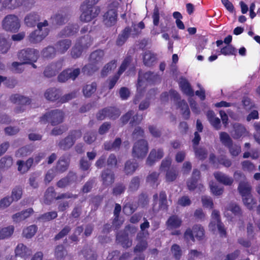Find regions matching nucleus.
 I'll return each mask as SVG.
<instances>
[{"instance_id": "nucleus-1", "label": "nucleus", "mask_w": 260, "mask_h": 260, "mask_svg": "<svg viewBox=\"0 0 260 260\" xmlns=\"http://www.w3.org/2000/svg\"><path fill=\"white\" fill-rule=\"evenodd\" d=\"M159 76L157 73L150 71H148L146 73H143L142 72L140 71L139 72L137 83L138 91L140 93H141L143 91L145 86V81H146L149 83H154L159 81ZM141 98V94L136 95V98L134 100V103L137 104Z\"/></svg>"}, {"instance_id": "nucleus-2", "label": "nucleus", "mask_w": 260, "mask_h": 260, "mask_svg": "<svg viewBox=\"0 0 260 260\" xmlns=\"http://www.w3.org/2000/svg\"><path fill=\"white\" fill-rule=\"evenodd\" d=\"M64 113L60 109H54L49 111L40 117V122L44 123L49 122L52 125L55 126L63 122Z\"/></svg>"}, {"instance_id": "nucleus-3", "label": "nucleus", "mask_w": 260, "mask_h": 260, "mask_svg": "<svg viewBox=\"0 0 260 260\" xmlns=\"http://www.w3.org/2000/svg\"><path fill=\"white\" fill-rule=\"evenodd\" d=\"M82 136L80 130H75L70 132L64 139H61L57 144L59 148L63 150L70 149L75 144L76 141Z\"/></svg>"}, {"instance_id": "nucleus-4", "label": "nucleus", "mask_w": 260, "mask_h": 260, "mask_svg": "<svg viewBox=\"0 0 260 260\" xmlns=\"http://www.w3.org/2000/svg\"><path fill=\"white\" fill-rule=\"evenodd\" d=\"M118 5L117 1L113 2L109 5L108 11L103 15V22L107 26L111 27L116 24L117 19V9Z\"/></svg>"}, {"instance_id": "nucleus-5", "label": "nucleus", "mask_w": 260, "mask_h": 260, "mask_svg": "<svg viewBox=\"0 0 260 260\" xmlns=\"http://www.w3.org/2000/svg\"><path fill=\"white\" fill-rule=\"evenodd\" d=\"M18 58L23 63H31L37 61L39 52L34 48H27L20 50L17 54Z\"/></svg>"}, {"instance_id": "nucleus-6", "label": "nucleus", "mask_w": 260, "mask_h": 260, "mask_svg": "<svg viewBox=\"0 0 260 260\" xmlns=\"http://www.w3.org/2000/svg\"><path fill=\"white\" fill-rule=\"evenodd\" d=\"M149 149L148 142L144 139L136 141L132 148V156L135 158L143 159L146 156Z\"/></svg>"}, {"instance_id": "nucleus-7", "label": "nucleus", "mask_w": 260, "mask_h": 260, "mask_svg": "<svg viewBox=\"0 0 260 260\" xmlns=\"http://www.w3.org/2000/svg\"><path fill=\"white\" fill-rule=\"evenodd\" d=\"M3 28L7 31L16 32L20 28V20L18 17L9 14L4 17L2 22Z\"/></svg>"}, {"instance_id": "nucleus-8", "label": "nucleus", "mask_w": 260, "mask_h": 260, "mask_svg": "<svg viewBox=\"0 0 260 260\" xmlns=\"http://www.w3.org/2000/svg\"><path fill=\"white\" fill-rule=\"evenodd\" d=\"M80 10L81 14L80 19L83 22H90L96 17L100 12L99 7H91L82 4L80 7Z\"/></svg>"}, {"instance_id": "nucleus-9", "label": "nucleus", "mask_w": 260, "mask_h": 260, "mask_svg": "<svg viewBox=\"0 0 260 260\" xmlns=\"http://www.w3.org/2000/svg\"><path fill=\"white\" fill-rule=\"evenodd\" d=\"M158 194L155 193L153 196L154 211H157L159 209L167 210L168 202L167 194L165 191H161L159 194V200H158Z\"/></svg>"}, {"instance_id": "nucleus-10", "label": "nucleus", "mask_w": 260, "mask_h": 260, "mask_svg": "<svg viewBox=\"0 0 260 260\" xmlns=\"http://www.w3.org/2000/svg\"><path fill=\"white\" fill-rule=\"evenodd\" d=\"M62 67V62L58 61L54 63H52L47 66L44 71L45 76L48 78H51L55 76Z\"/></svg>"}, {"instance_id": "nucleus-11", "label": "nucleus", "mask_w": 260, "mask_h": 260, "mask_svg": "<svg viewBox=\"0 0 260 260\" xmlns=\"http://www.w3.org/2000/svg\"><path fill=\"white\" fill-rule=\"evenodd\" d=\"M145 230L141 229V232L138 234L137 239L139 242L134 249L135 252L143 251L147 247V244L144 239L147 234Z\"/></svg>"}, {"instance_id": "nucleus-12", "label": "nucleus", "mask_w": 260, "mask_h": 260, "mask_svg": "<svg viewBox=\"0 0 260 260\" xmlns=\"http://www.w3.org/2000/svg\"><path fill=\"white\" fill-rule=\"evenodd\" d=\"M204 235V229H187L184 234L185 238L194 240V238L201 239Z\"/></svg>"}, {"instance_id": "nucleus-13", "label": "nucleus", "mask_w": 260, "mask_h": 260, "mask_svg": "<svg viewBox=\"0 0 260 260\" xmlns=\"http://www.w3.org/2000/svg\"><path fill=\"white\" fill-rule=\"evenodd\" d=\"M164 155V153L162 149H152L147 158L146 164L148 166H152L155 161L160 159Z\"/></svg>"}, {"instance_id": "nucleus-14", "label": "nucleus", "mask_w": 260, "mask_h": 260, "mask_svg": "<svg viewBox=\"0 0 260 260\" xmlns=\"http://www.w3.org/2000/svg\"><path fill=\"white\" fill-rule=\"evenodd\" d=\"M49 33V29L45 28L43 32L38 29L32 31L29 36V41L33 43H37L43 40Z\"/></svg>"}, {"instance_id": "nucleus-15", "label": "nucleus", "mask_w": 260, "mask_h": 260, "mask_svg": "<svg viewBox=\"0 0 260 260\" xmlns=\"http://www.w3.org/2000/svg\"><path fill=\"white\" fill-rule=\"evenodd\" d=\"M101 176L103 184L105 186H109L114 182V173L110 169L103 171Z\"/></svg>"}, {"instance_id": "nucleus-16", "label": "nucleus", "mask_w": 260, "mask_h": 260, "mask_svg": "<svg viewBox=\"0 0 260 260\" xmlns=\"http://www.w3.org/2000/svg\"><path fill=\"white\" fill-rule=\"evenodd\" d=\"M79 29V26L77 24H69L59 34L60 37H70L76 34Z\"/></svg>"}, {"instance_id": "nucleus-17", "label": "nucleus", "mask_w": 260, "mask_h": 260, "mask_svg": "<svg viewBox=\"0 0 260 260\" xmlns=\"http://www.w3.org/2000/svg\"><path fill=\"white\" fill-rule=\"evenodd\" d=\"M214 176L217 181L225 185H231L233 183V179L221 172H216Z\"/></svg>"}, {"instance_id": "nucleus-18", "label": "nucleus", "mask_w": 260, "mask_h": 260, "mask_svg": "<svg viewBox=\"0 0 260 260\" xmlns=\"http://www.w3.org/2000/svg\"><path fill=\"white\" fill-rule=\"evenodd\" d=\"M71 45L72 42L70 40H61L56 43L55 48L57 52L60 54H63L69 49Z\"/></svg>"}, {"instance_id": "nucleus-19", "label": "nucleus", "mask_w": 260, "mask_h": 260, "mask_svg": "<svg viewBox=\"0 0 260 260\" xmlns=\"http://www.w3.org/2000/svg\"><path fill=\"white\" fill-rule=\"evenodd\" d=\"M209 226L211 228H224V225L221 221L219 212L218 210H213Z\"/></svg>"}, {"instance_id": "nucleus-20", "label": "nucleus", "mask_w": 260, "mask_h": 260, "mask_svg": "<svg viewBox=\"0 0 260 260\" xmlns=\"http://www.w3.org/2000/svg\"><path fill=\"white\" fill-rule=\"evenodd\" d=\"M15 255L25 258L31 254V250L22 243L18 244L15 249Z\"/></svg>"}, {"instance_id": "nucleus-21", "label": "nucleus", "mask_w": 260, "mask_h": 260, "mask_svg": "<svg viewBox=\"0 0 260 260\" xmlns=\"http://www.w3.org/2000/svg\"><path fill=\"white\" fill-rule=\"evenodd\" d=\"M131 30L129 27H126L118 35L115 42L117 46H121L126 42L129 36Z\"/></svg>"}, {"instance_id": "nucleus-22", "label": "nucleus", "mask_w": 260, "mask_h": 260, "mask_svg": "<svg viewBox=\"0 0 260 260\" xmlns=\"http://www.w3.org/2000/svg\"><path fill=\"white\" fill-rule=\"evenodd\" d=\"M51 22L54 25H61L67 21L66 14L62 12H57L50 18Z\"/></svg>"}, {"instance_id": "nucleus-23", "label": "nucleus", "mask_w": 260, "mask_h": 260, "mask_svg": "<svg viewBox=\"0 0 260 260\" xmlns=\"http://www.w3.org/2000/svg\"><path fill=\"white\" fill-rule=\"evenodd\" d=\"M105 55L104 50L99 49L92 52L89 57V61L91 63L99 64L102 62Z\"/></svg>"}, {"instance_id": "nucleus-24", "label": "nucleus", "mask_w": 260, "mask_h": 260, "mask_svg": "<svg viewBox=\"0 0 260 260\" xmlns=\"http://www.w3.org/2000/svg\"><path fill=\"white\" fill-rule=\"evenodd\" d=\"M207 117L210 123L216 130L221 128L220 120L215 116L213 111H208L207 113Z\"/></svg>"}, {"instance_id": "nucleus-25", "label": "nucleus", "mask_w": 260, "mask_h": 260, "mask_svg": "<svg viewBox=\"0 0 260 260\" xmlns=\"http://www.w3.org/2000/svg\"><path fill=\"white\" fill-rule=\"evenodd\" d=\"M156 60V55L150 51H146L143 55V61L145 66L151 67Z\"/></svg>"}, {"instance_id": "nucleus-26", "label": "nucleus", "mask_w": 260, "mask_h": 260, "mask_svg": "<svg viewBox=\"0 0 260 260\" xmlns=\"http://www.w3.org/2000/svg\"><path fill=\"white\" fill-rule=\"evenodd\" d=\"M97 89V83L95 82H92L89 84H86L83 87L82 92L83 95L86 98H90L94 93Z\"/></svg>"}, {"instance_id": "nucleus-27", "label": "nucleus", "mask_w": 260, "mask_h": 260, "mask_svg": "<svg viewBox=\"0 0 260 260\" xmlns=\"http://www.w3.org/2000/svg\"><path fill=\"white\" fill-rule=\"evenodd\" d=\"M234 131L232 136L234 139H237L242 136L246 135L247 131L245 127L239 123H235L233 125Z\"/></svg>"}, {"instance_id": "nucleus-28", "label": "nucleus", "mask_w": 260, "mask_h": 260, "mask_svg": "<svg viewBox=\"0 0 260 260\" xmlns=\"http://www.w3.org/2000/svg\"><path fill=\"white\" fill-rule=\"evenodd\" d=\"M179 86L185 94L189 96L193 95V91L186 79L183 78H181L179 82Z\"/></svg>"}, {"instance_id": "nucleus-29", "label": "nucleus", "mask_w": 260, "mask_h": 260, "mask_svg": "<svg viewBox=\"0 0 260 260\" xmlns=\"http://www.w3.org/2000/svg\"><path fill=\"white\" fill-rule=\"evenodd\" d=\"M69 166V161L63 157H60L57 161L56 168L57 172L62 173L67 170Z\"/></svg>"}, {"instance_id": "nucleus-30", "label": "nucleus", "mask_w": 260, "mask_h": 260, "mask_svg": "<svg viewBox=\"0 0 260 260\" xmlns=\"http://www.w3.org/2000/svg\"><path fill=\"white\" fill-rule=\"evenodd\" d=\"M238 189L242 197L251 195L250 193L251 186L247 182L242 181L240 182Z\"/></svg>"}, {"instance_id": "nucleus-31", "label": "nucleus", "mask_w": 260, "mask_h": 260, "mask_svg": "<svg viewBox=\"0 0 260 260\" xmlns=\"http://www.w3.org/2000/svg\"><path fill=\"white\" fill-rule=\"evenodd\" d=\"M11 47V44L8 42L7 36L0 34V53L6 54Z\"/></svg>"}, {"instance_id": "nucleus-32", "label": "nucleus", "mask_w": 260, "mask_h": 260, "mask_svg": "<svg viewBox=\"0 0 260 260\" xmlns=\"http://www.w3.org/2000/svg\"><path fill=\"white\" fill-rule=\"evenodd\" d=\"M60 94L59 90L56 88H50L46 90L44 95L48 100L54 101L59 99Z\"/></svg>"}, {"instance_id": "nucleus-33", "label": "nucleus", "mask_w": 260, "mask_h": 260, "mask_svg": "<svg viewBox=\"0 0 260 260\" xmlns=\"http://www.w3.org/2000/svg\"><path fill=\"white\" fill-rule=\"evenodd\" d=\"M10 99L12 103L20 105H27L30 103L29 98L17 94L11 95Z\"/></svg>"}, {"instance_id": "nucleus-34", "label": "nucleus", "mask_w": 260, "mask_h": 260, "mask_svg": "<svg viewBox=\"0 0 260 260\" xmlns=\"http://www.w3.org/2000/svg\"><path fill=\"white\" fill-rule=\"evenodd\" d=\"M181 219L176 215L171 216L166 222V224L170 228H179L182 224Z\"/></svg>"}, {"instance_id": "nucleus-35", "label": "nucleus", "mask_w": 260, "mask_h": 260, "mask_svg": "<svg viewBox=\"0 0 260 260\" xmlns=\"http://www.w3.org/2000/svg\"><path fill=\"white\" fill-rule=\"evenodd\" d=\"M117 240L120 243L123 247H129L132 245V241L129 240L127 235L125 232L118 233L117 235Z\"/></svg>"}, {"instance_id": "nucleus-36", "label": "nucleus", "mask_w": 260, "mask_h": 260, "mask_svg": "<svg viewBox=\"0 0 260 260\" xmlns=\"http://www.w3.org/2000/svg\"><path fill=\"white\" fill-rule=\"evenodd\" d=\"M21 0H4L3 1V7L4 9H7L14 10L21 6Z\"/></svg>"}, {"instance_id": "nucleus-37", "label": "nucleus", "mask_w": 260, "mask_h": 260, "mask_svg": "<svg viewBox=\"0 0 260 260\" xmlns=\"http://www.w3.org/2000/svg\"><path fill=\"white\" fill-rule=\"evenodd\" d=\"M39 20V16L35 13H31L26 16L24 21L26 24L29 27L35 26Z\"/></svg>"}, {"instance_id": "nucleus-38", "label": "nucleus", "mask_w": 260, "mask_h": 260, "mask_svg": "<svg viewBox=\"0 0 260 260\" xmlns=\"http://www.w3.org/2000/svg\"><path fill=\"white\" fill-rule=\"evenodd\" d=\"M138 167V165L135 161L128 160L125 164L124 172L126 175H132Z\"/></svg>"}, {"instance_id": "nucleus-39", "label": "nucleus", "mask_w": 260, "mask_h": 260, "mask_svg": "<svg viewBox=\"0 0 260 260\" xmlns=\"http://www.w3.org/2000/svg\"><path fill=\"white\" fill-rule=\"evenodd\" d=\"M141 183V178L138 176L133 177L128 184V191H136L139 188Z\"/></svg>"}, {"instance_id": "nucleus-40", "label": "nucleus", "mask_w": 260, "mask_h": 260, "mask_svg": "<svg viewBox=\"0 0 260 260\" xmlns=\"http://www.w3.org/2000/svg\"><path fill=\"white\" fill-rule=\"evenodd\" d=\"M99 69L98 64L90 62L82 68V72L88 75H91Z\"/></svg>"}, {"instance_id": "nucleus-41", "label": "nucleus", "mask_w": 260, "mask_h": 260, "mask_svg": "<svg viewBox=\"0 0 260 260\" xmlns=\"http://www.w3.org/2000/svg\"><path fill=\"white\" fill-rule=\"evenodd\" d=\"M116 68V60H112L106 64L101 71V75L103 77H105L109 73Z\"/></svg>"}, {"instance_id": "nucleus-42", "label": "nucleus", "mask_w": 260, "mask_h": 260, "mask_svg": "<svg viewBox=\"0 0 260 260\" xmlns=\"http://www.w3.org/2000/svg\"><path fill=\"white\" fill-rule=\"evenodd\" d=\"M56 48L53 46H49L44 48L41 53L43 57L46 58H52L55 57L56 52Z\"/></svg>"}, {"instance_id": "nucleus-43", "label": "nucleus", "mask_w": 260, "mask_h": 260, "mask_svg": "<svg viewBox=\"0 0 260 260\" xmlns=\"http://www.w3.org/2000/svg\"><path fill=\"white\" fill-rule=\"evenodd\" d=\"M67 255V251L62 245H58L54 250V256L57 260L62 259Z\"/></svg>"}, {"instance_id": "nucleus-44", "label": "nucleus", "mask_w": 260, "mask_h": 260, "mask_svg": "<svg viewBox=\"0 0 260 260\" xmlns=\"http://www.w3.org/2000/svg\"><path fill=\"white\" fill-rule=\"evenodd\" d=\"M121 210V207L118 204H116L114 210V218L113 221V225L115 226H120L122 223L121 221L119 220V215Z\"/></svg>"}, {"instance_id": "nucleus-45", "label": "nucleus", "mask_w": 260, "mask_h": 260, "mask_svg": "<svg viewBox=\"0 0 260 260\" xmlns=\"http://www.w3.org/2000/svg\"><path fill=\"white\" fill-rule=\"evenodd\" d=\"M82 48L86 49L90 46L92 43V39L91 36L87 34L82 37L77 42Z\"/></svg>"}, {"instance_id": "nucleus-46", "label": "nucleus", "mask_w": 260, "mask_h": 260, "mask_svg": "<svg viewBox=\"0 0 260 260\" xmlns=\"http://www.w3.org/2000/svg\"><path fill=\"white\" fill-rule=\"evenodd\" d=\"M126 189V186L123 183H116L112 189V194L114 196H118L123 194Z\"/></svg>"}, {"instance_id": "nucleus-47", "label": "nucleus", "mask_w": 260, "mask_h": 260, "mask_svg": "<svg viewBox=\"0 0 260 260\" xmlns=\"http://www.w3.org/2000/svg\"><path fill=\"white\" fill-rule=\"evenodd\" d=\"M55 192L53 187H49L46 190L45 193V203L49 204L51 201L55 199Z\"/></svg>"}, {"instance_id": "nucleus-48", "label": "nucleus", "mask_w": 260, "mask_h": 260, "mask_svg": "<svg viewBox=\"0 0 260 260\" xmlns=\"http://www.w3.org/2000/svg\"><path fill=\"white\" fill-rule=\"evenodd\" d=\"M12 164L13 159L11 157H3L0 159V169H8Z\"/></svg>"}, {"instance_id": "nucleus-49", "label": "nucleus", "mask_w": 260, "mask_h": 260, "mask_svg": "<svg viewBox=\"0 0 260 260\" xmlns=\"http://www.w3.org/2000/svg\"><path fill=\"white\" fill-rule=\"evenodd\" d=\"M178 105L182 111L184 118L185 119L188 118L190 115V111L187 103L185 101L182 100L179 102Z\"/></svg>"}, {"instance_id": "nucleus-50", "label": "nucleus", "mask_w": 260, "mask_h": 260, "mask_svg": "<svg viewBox=\"0 0 260 260\" xmlns=\"http://www.w3.org/2000/svg\"><path fill=\"white\" fill-rule=\"evenodd\" d=\"M22 192V189L21 187L16 186L13 189L10 197L13 199V201H18L21 198Z\"/></svg>"}, {"instance_id": "nucleus-51", "label": "nucleus", "mask_w": 260, "mask_h": 260, "mask_svg": "<svg viewBox=\"0 0 260 260\" xmlns=\"http://www.w3.org/2000/svg\"><path fill=\"white\" fill-rule=\"evenodd\" d=\"M57 216L56 211H51L45 213L39 217V219L42 221H48L55 218Z\"/></svg>"}, {"instance_id": "nucleus-52", "label": "nucleus", "mask_w": 260, "mask_h": 260, "mask_svg": "<svg viewBox=\"0 0 260 260\" xmlns=\"http://www.w3.org/2000/svg\"><path fill=\"white\" fill-rule=\"evenodd\" d=\"M137 208L136 204L127 203L123 207V212L126 215H130L134 213Z\"/></svg>"}, {"instance_id": "nucleus-53", "label": "nucleus", "mask_w": 260, "mask_h": 260, "mask_svg": "<svg viewBox=\"0 0 260 260\" xmlns=\"http://www.w3.org/2000/svg\"><path fill=\"white\" fill-rule=\"evenodd\" d=\"M106 110L107 116L112 119H115L120 115V112L118 109L113 107L105 108Z\"/></svg>"}, {"instance_id": "nucleus-54", "label": "nucleus", "mask_w": 260, "mask_h": 260, "mask_svg": "<svg viewBox=\"0 0 260 260\" xmlns=\"http://www.w3.org/2000/svg\"><path fill=\"white\" fill-rule=\"evenodd\" d=\"M83 49L84 48H82L80 44L77 42L75 45L72 49L71 54L72 57L74 58L79 57L81 56Z\"/></svg>"}, {"instance_id": "nucleus-55", "label": "nucleus", "mask_w": 260, "mask_h": 260, "mask_svg": "<svg viewBox=\"0 0 260 260\" xmlns=\"http://www.w3.org/2000/svg\"><path fill=\"white\" fill-rule=\"evenodd\" d=\"M220 140L221 143L227 147L233 143L232 140L230 136L225 132L220 133Z\"/></svg>"}, {"instance_id": "nucleus-56", "label": "nucleus", "mask_w": 260, "mask_h": 260, "mask_svg": "<svg viewBox=\"0 0 260 260\" xmlns=\"http://www.w3.org/2000/svg\"><path fill=\"white\" fill-rule=\"evenodd\" d=\"M236 52V49L230 45H226L220 50V53L224 55H235Z\"/></svg>"}, {"instance_id": "nucleus-57", "label": "nucleus", "mask_w": 260, "mask_h": 260, "mask_svg": "<svg viewBox=\"0 0 260 260\" xmlns=\"http://www.w3.org/2000/svg\"><path fill=\"white\" fill-rule=\"evenodd\" d=\"M132 60V58L131 56H128L125 57V58L123 60V62H122L119 68V69L118 71L117 74L119 75H121L122 73H123L125 71L128 66L131 62Z\"/></svg>"}, {"instance_id": "nucleus-58", "label": "nucleus", "mask_w": 260, "mask_h": 260, "mask_svg": "<svg viewBox=\"0 0 260 260\" xmlns=\"http://www.w3.org/2000/svg\"><path fill=\"white\" fill-rule=\"evenodd\" d=\"M230 154L232 156H236L238 155L241 151V146L236 144L232 143L228 147Z\"/></svg>"}, {"instance_id": "nucleus-59", "label": "nucleus", "mask_w": 260, "mask_h": 260, "mask_svg": "<svg viewBox=\"0 0 260 260\" xmlns=\"http://www.w3.org/2000/svg\"><path fill=\"white\" fill-rule=\"evenodd\" d=\"M178 176V172L173 169H171L167 171L166 179L167 182L174 181Z\"/></svg>"}, {"instance_id": "nucleus-60", "label": "nucleus", "mask_w": 260, "mask_h": 260, "mask_svg": "<svg viewBox=\"0 0 260 260\" xmlns=\"http://www.w3.org/2000/svg\"><path fill=\"white\" fill-rule=\"evenodd\" d=\"M13 200L9 196H6L0 200V209H5L9 207L13 203Z\"/></svg>"}, {"instance_id": "nucleus-61", "label": "nucleus", "mask_w": 260, "mask_h": 260, "mask_svg": "<svg viewBox=\"0 0 260 260\" xmlns=\"http://www.w3.org/2000/svg\"><path fill=\"white\" fill-rule=\"evenodd\" d=\"M96 138V134L93 132H88L86 133L83 137L84 141L89 144L93 143Z\"/></svg>"}, {"instance_id": "nucleus-62", "label": "nucleus", "mask_w": 260, "mask_h": 260, "mask_svg": "<svg viewBox=\"0 0 260 260\" xmlns=\"http://www.w3.org/2000/svg\"><path fill=\"white\" fill-rule=\"evenodd\" d=\"M23 64H25V63H23L22 61L21 62L14 61L11 64V70L16 73H21L24 70L22 67Z\"/></svg>"}, {"instance_id": "nucleus-63", "label": "nucleus", "mask_w": 260, "mask_h": 260, "mask_svg": "<svg viewBox=\"0 0 260 260\" xmlns=\"http://www.w3.org/2000/svg\"><path fill=\"white\" fill-rule=\"evenodd\" d=\"M148 203L149 200L146 194L142 193L139 196L138 204L139 206L144 208L148 205Z\"/></svg>"}, {"instance_id": "nucleus-64", "label": "nucleus", "mask_w": 260, "mask_h": 260, "mask_svg": "<svg viewBox=\"0 0 260 260\" xmlns=\"http://www.w3.org/2000/svg\"><path fill=\"white\" fill-rule=\"evenodd\" d=\"M203 256V254L196 250H191L188 254V260H200Z\"/></svg>"}]
</instances>
